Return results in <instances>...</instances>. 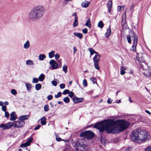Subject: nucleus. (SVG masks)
<instances>
[{
    "mask_svg": "<svg viewBox=\"0 0 151 151\" xmlns=\"http://www.w3.org/2000/svg\"><path fill=\"white\" fill-rule=\"evenodd\" d=\"M129 125V123L124 120L114 121L109 119L97 123L93 127L98 129L100 132L105 130L108 133L116 134L125 130Z\"/></svg>",
    "mask_w": 151,
    "mask_h": 151,
    "instance_id": "f257e3e1",
    "label": "nucleus"
},
{
    "mask_svg": "<svg viewBox=\"0 0 151 151\" xmlns=\"http://www.w3.org/2000/svg\"><path fill=\"white\" fill-rule=\"evenodd\" d=\"M131 140L135 142L141 143L149 138L148 133L144 130L135 129L132 132Z\"/></svg>",
    "mask_w": 151,
    "mask_h": 151,
    "instance_id": "f03ea898",
    "label": "nucleus"
},
{
    "mask_svg": "<svg viewBox=\"0 0 151 151\" xmlns=\"http://www.w3.org/2000/svg\"><path fill=\"white\" fill-rule=\"evenodd\" d=\"M45 11V9L42 6H36L33 8L29 13V18L33 21L37 20L43 16Z\"/></svg>",
    "mask_w": 151,
    "mask_h": 151,
    "instance_id": "7ed1b4c3",
    "label": "nucleus"
},
{
    "mask_svg": "<svg viewBox=\"0 0 151 151\" xmlns=\"http://www.w3.org/2000/svg\"><path fill=\"white\" fill-rule=\"evenodd\" d=\"M94 135L93 132L90 131H87L81 132L80 134V137L90 139L93 137Z\"/></svg>",
    "mask_w": 151,
    "mask_h": 151,
    "instance_id": "20e7f679",
    "label": "nucleus"
},
{
    "mask_svg": "<svg viewBox=\"0 0 151 151\" xmlns=\"http://www.w3.org/2000/svg\"><path fill=\"white\" fill-rule=\"evenodd\" d=\"M13 126L15 127H21L23 126L24 124V121H17L12 122Z\"/></svg>",
    "mask_w": 151,
    "mask_h": 151,
    "instance_id": "39448f33",
    "label": "nucleus"
},
{
    "mask_svg": "<svg viewBox=\"0 0 151 151\" xmlns=\"http://www.w3.org/2000/svg\"><path fill=\"white\" fill-rule=\"evenodd\" d=\"M130 34L133 42V43L137 44L138 36L137 34L133 31L131 32Z\"/></svg>",
    "mask_w": 151,
    "mask_h": 151,
    "instance_id": "423d86ee",
    "label": "nucleus"
},
{
    "mask_svg": "<svg viewBox=\"0 0 151 151\" xmlns=\"http://www.w3.org/2000/svg\"><path fill=\"white\" fill-rule=\"evenodd\" d=\"M12 126H13L12 122H9L5 124H1L0 127L3 128L4 129H9Z\"/></svg>",
    "mask_w": 151,
    "mask_h": 151,
    "instance_id": "0eeeda50",
    "label": "nucleus"
},
{
    "mask_svg": "<svg viewBox=\"0 0 151 151\" xmlns=\"http://www.w3.org/2000/svg\"><path fill=\"white\" fill-rule=\"evenodd\" d=\"M137 60L140 63H142L143 62H145V60L142 55L140 54H137Z\"/></svg>",
    "mask_w": 151,
    "mask_h": 151,
    "instance_id": "6e6552de",
    "label": "nucleus"
},
{
    "mask_svg": "<svg viewBox=\"0 0 151 151\" xmlns=\"http://www.w3.org/2000/svg\"><path fill=\"white\" fill-rule=\"evenodd\" d=\"M50 64L51 65L53 69H56L58 68V64L55 60H51L50 62Z\"/></svg>",
    "mask_w": 151,
    "mask_h": 151,
    "instance_id": "1a4fd4ad",
    "label": "nucleus"
},
{
    "mask_svg": "<svg viewBox=\"0 0 151 151\" xmlns=\"http://www.w3.org/2000/svg\"><path fill=\"white\" fill-rule=\"evenodd\" d=\"M73 100L74 103H78L82 102L83 100V99L82 98H78L75 96L73 97Z\"/></svg>",
    "mask_w": 151,
    "mask_h": 151,
    "instance_id": "9d476101",
    "label": "nucleus"
},
{
    "mask_svg": "<svg viewBox=\"0 0 151 151\" xmlns=\"http://www.w3.org/2000/svg\"><path fill=\"white\" fill-rule=\"evenodd\" d=\"M142 72L146 76L151 77V70L149 69V68L143 70Z\"/></svg>",
    "mask_w": 151,
    "mask_h": 151,
    "instance_id": "9b49d317",
    "label": "nucleus"
},
{
    "mask_svg": "<svg viewBox=\"0 0 151 151\" xmlns=\"http://www.w3.org/2000/svg\"><path fill=\"white\" fill-rule=\"evenodd\" d=\"M82 147L83 149H85L86 146L84 144H80L79 142H77L76 145L75 149L77 151H78L79 149L78 147Z\"/></svg>",
    "mask_w": 151,
    "mask_h": 151,
    "instance_id": "f8f14e48",
    "label": "nucleus"
},
{
    "mask_svg": "<svg viewBox=\"0 0 151 151\" xmlns=\"http://www.w3.org/2000/svg\"><path fill=\"white\" fill-rule=\"evenodd\" d=\"M140 66L141 68L143 70H145L146 69H148L149 68V66L145 62L140 63Z\"/></svg>",
    "mask_w": 151,
    "mask_h": 151,
    "instance_id": "ddd939ff",
    "label": "nucleus"
},
{
    "mask_svg": "<svg viewBox=\"0 0 151 151\" xmlns=\"http://www.w3.org/2000/svg\"><path fill=\"white\" fill-rule=\"evenodd\" d=\"M10 116V120L11 121H14L17 118V115L16 114V113L14 111L12 112Z\"/></svg>",
    "mask_w": 151,
    "mask_h": 151,
    "instance_id": "4468645a",
    "label": "nucleus"
},
{
    "mask_svg": "<svg viewBox=\"0 0 151 151\" xmlns=\"http://www.w3.org/2000/svg\"><path fill=\"white\" fill-rule=\"evenodd\" d=\"M29 117V115H25L21 116L18 118V119L22 121L27 119Z\"/></svg>",
    "mask_w": 151,
    "mask_h": 151,
    "instance_id": "2eb2a0df",
    "label": "nucleus"
},
{
    "mask_svg": "<svg viewBox=\"0 0 151 151\" xmlns=\"http://www.w3.org/2000/svg\"><path fill=\"white\" fill-rule=\"evenodd\" d=\"M100 58V55H95L93 58V62L99 63Z\"/></svg>",
    "mask_w": 151,
    "mask_h": 151,
    "instance_id": "dca6fc26",
    "label": "nucleus"
},
{
    "mask_svg": "<svg viewBox=\"0 0 151 151\" xmlns=\"http://www.w3.org/2000/svg\"><path fill=\"white\" fill-rule=\"evenodd\" d=\"M90 3V2L85 1L82 2L81 5L83 7L86 8L89 6Z\"/></svg>",
    "mask_w": 151,
    "mask_h": 151,
    "instance_id": "f3484780",
    "label": "nucleus"
},
{
    "mask_svg": "<svg viewBox=\"0 0 151 151\" xmlns=\"http://www.w3.org/2000/svg\"><path fill=\"white\" fill-rule=\"evenodd\" d=\"M111 26L110 25L109 27L107 29V32L105 34L106 37H109L111 35Z\"/></svg>",
    "mask_w": 151,
    "mask_h": 151,
    "instance_id": "a211bd4d",
    "label": "nucleus"
},
{
    "mask_svg": "<svg viewBox=\"0 0 151 151\" xmlns=\"http://www.w3.org/2000/svg\"><path fill=\"white\" fill-rule=\"evenodd\" d=\"M112 5V2L111 1H108L107 4V6L108 9V11L109 13L110 12L111 9V8Z\"/></svg>",
    "mask_w": 151,
    "mask_h": 151,
    "instance_id": "6ab92c4d",
    "label": "nucleus"
},
{
    "mask_svg": "<svg viewBox=\"0 0 151 151\" xmlns=\"http://www.w3.org/2000/svg\"><path fill=\"white\" fill-rule=\"evenodd\" d=\"M30 46L29 42L28 40H27L24 44L23 47L24 49H27Z\"/></svg>",
    "mask_w": 151,
    "mask_h": 151,
    "instance_id": "aec40b11",
    "label": "nucleus"
},
{
    "mask_svg": "<svg viewBox=\"0 0 151 151\" xmlns=\"http://www.w3.org/2000/svg\"><path fill=\"white\" fill-rule=\"evenodd\" d=\"M73 34L75 36L80 39H81L83 37V34L82 33L74 32V33Z\"/></svg>",
    "mask_w": 151,
    "mask_h": 151,
    "instance_id": "412c9836",
    "label": "nucleus"
},
{
    "mask_svg": "<svg viewBox=\"0 0 151 151\" xmlns=\"http://www.w3.org/2000/svg\"><path fill=\"white\" fill-rule=\"evenodd\" d=\"M26 64L27 65H34L33 62L30 60H27L26 62Z\"/></svg>",
    "mask_w": 151,
    "mask_h": 151,
    "instance_id": "4be33fe9",
    "label": "nucleus"
},
{
    "mask_svg": "<svg viewBox=\"0 0 151 151\" xmlns=\"http://www.w3.org/2000/svg\"><path fill=\"white\" fill-rule=\"evenodd\" d=\"M40 119L41 120V124L42 125H45L46 124V119L45 117H43Z\"/></svg>",
    "mask_w": 151,
    "mask_h": 151,
    "instance_id": "5701e85b",
    "label": "nucleus"
},
{
    "mask_svg": "<svg viewBox=\"0 0 151 151\" xmlns=\"http://www.w3.org/2000/svg\"><path fill=\"white\" fill-rule=\"evenodd\" d=\"M137 44V43H133V45L130 48V50L131 51L133 52H134L136 51Z\"/></svg>",
    "mask_w": 151,
    "mask_h": 151,
    "instance_id": "b1692460",
    "label": "nucleus"
},
{
    "mask_svg": "<svg viewBox=\"0 0 151 151\" xmlns=\"http://www.w3.org/2000/svg\"><path fill=\"white\" fill-rule=\"evenodd\" d=\"M85 25L89 28L91 27V23L90 21V18H88V19L87 20L85 24Z\"/></svg>",
    "mask_w": 151,
    "mask_h": 151,
    "instance_id": "393cba45",
    "label": "nucleus"
},
{
    "mask_svg": "<svg viewBox=\"0 0 151 151\" xmlns=\"http://www.w3.org/2000/svg\"><path fill=\"white\" fill-rule=\"evenodd\" d=\"M46 58V56L43 54L40 55L39 56V60L41 61L43 60Z\"/></svg>",
    "mask_w": 151,
    "mask_h": 151,
    "instance_id": "a878e982",
    "label": "nucleus"
},
{
    "mask_svg": "<svg viewBox=\"0 0 151 151\" xmlns=\"http://www.w3.org/2000/svg\"><path fill=\"white\" fill-rule=\"evenodd\" d=\"M126 70V68L124 67H122L120 69V74L122 75H124L126 73L124 70Z\"/></svg>",
    "mask_w": 151,
    "mask_h": 151,
    "instance_id": "bb28decb",
    "label": "nucleus"
},
{
    "mask_svg": "<svg viewBox=\"0 0 151 151\" xmlns=\"http://www.w3.org/2000/svg\"><path fill=\"white\" fill-rule=\"evenodd\" d=\"M45 78V75L42 73L39 76L38 78L39 80L40 81H43L44 79Z\"/></svg>",
    "mask_w": 151,
    "mask_h": 151,
    "instance_id": "cd10ccee",
    "label": "nucleus"
},
{
    "mask_svg": "<svg viewBox=\"0 0 151 151\" xmlns=\"http://www.w3.org/2000/svg\"><path fill=\"white\" fill-rule=\"evenodd\" d=\"M55 51L54 50L52 51L50 53H49V57L50 58H53L55 53Z\"/></svg>",
    "mask_w": 151,
    "mask_h": 151,
    "instance_id": "c85d7f7f",
    "label": "nucleus"
},
{
    "mask_svg": "<svg viewBox=\"0 0 151 151\" xmlns=\"http://www.w3.org/2000/svg\"><path fill=\"white\" fill-rule=\"evenodd\" d=\"M42 85L40 83L36 84L35 86V88L37 90H40L41 88Z\"/></svg>",
    "mask_w": 151,
    "mask_h": 151,
    "instance_id": "c756f323",
    "label": "nucleus"
},
{
    "mask_svg": "<svg viewBox=\"0 0 151 151\" xmlns=\"http://www.w3.org/2000/svg\"><path fill=\"white\" fill-rule=\"evenodd\" d=\"M104 26V24H103L102 21H100L98 23V27L101 28H103Z\"/></svg>",
    "mask_w": 151,
    "mask_h": 151,
    "instance_id": "7c9ffc66",
    "label": "nucleus"
},
{
    "mask_svg": "<svg viewBox=\"0 0 151 151\" xmlns=\"http://www.w3.org/2000/svg\"><path fill=\"white\" fill-rule=\"evenodd\" d=\"M26 86L27 89V90L28 91H29V90H30L31 87H32V85L31 84L29 83H27L26 84Z\"/></svg>",
    "mask_w": 151,
    "mask_h": 151,
    "instance_id": "2f4dec72",
    "label": "nucleus"
},
{
    "mask_svg": "<svg viewBox=\"0 0 151 151\" xmlns=\"http://www.w3.org/2000/svg\"><path fill=\"white\" fill-rule=\"evenodd\" d=\"M78 19H75L73 23V27H76L78 24Z\"/></svg>",
    "mask_w": 151,
    "mask_h": 151,
    "instance_id": "473e14b6",
    "label": "nucleus"
},
{
    "mask_svg": "<svg viewBox=\"0 0 151 151\" xmlns=\"http://www.w3.org/2000/svg\"><path fill=\"white\" fill-rule=\"evenodd\" d=\"M63 101L66 103H68L70 102V99L68 97L64 98L63 99Z\"/></svg>",
    "mask_w": 151,
    "mask_h": 151,
    "instance_id": "72a5a7b5",
    "label": "nucleus"
},
{
    "mask_svg": "<svg viewBox=\"0 0 151 151\" xmlns=\"http://www.w3.org/2000/svg\"><path fill=\"white\" fill-rule=\"evenodd\" d=\"M33 140V138L32 137H31L28 139L26 142L27 144V145L29 146L30 143Z\"/></svg>",
    "mask_w": 151,
    "mask_h": 151,
    "instance_id": "f704fd0d",
    "label": "nucleus"
},
{
    "mask_svg": "<svg viewBox=\"0 0 151 151\" xmlns=\"http://www.w3.org/2000/svg\"><path fill=\"white\" fill-rule=\"evenodd\" d=\"M67 66L66 65H64L63 67V70L65 73H66L67 71Z\"/></svg>",
    "mask_w": 151,
    "mask_h": 151,
    "instance_id": "c9c22d12",
    "label": "nucleus"
},
{
    "mask_svg": "<svg viewBox=\"0 0 151 151\" xmlns=\"http://www.w3.org/2000/svg\"><path fill=\"white\" fill-rule=\"evenodd\" d=\"M90 80L93 83H96L97 84V80L96 78L94 77H92V78H90Z\"/></svg>",
    "mask_w": 151,
    "mask_h": 151,
    "instance_id": "e433bc0d",
    "label": "nucleus"
},
{
    "mask_svg": "<svg viewBox=\"0 0 151 151\" xmlns=\"http://www.w3.org/2000/svg\"><path fill=\"white\" fill-rule=\"evenodd\" d=\"M131 37L130 35H128L127 36V39L129 43H130L131 42Z\"/></svg>",
    "mask_w": 151,
    "mask_h": 151,
    "instance_id": "4c0bfd02",
    "label": "nucleus"
},
{
    "mask_svg": "<svg viewBox=\"0 0 151 151\" xmlns=\"http://www.w3.org/2000/svg\"><path fill=\"white\" fill-rule=\"evenodd\" d=\"M88 50L90 52V54L91 55H93V54L94 53L95 51L92 48H89Z\"/></svg>",
    "mask_w": 151,
    "mask_h": 151,
    "instance_id": "58836bf2",
    "label": "nucleus"
},
{
    "mask_svg": "<svg viewBox=\"0 0 151 151\" xmlns=\"http://www.w3.org/2000/svg\"><path fill=\"white\" fill-rule=\"evenodd\" d=\"M95 68L97 70H99V63H94Z\"/></svg>",
    "mask_w": 151,
    "mask_h": 151,
    "instance_id": "ea45409f",
    "label": "nucleus"
},
{
    "mask_svg": "<svg viewBox=\"0 0 151 151\" xmlns=\"http://www.w3.org/2000/svg\"><path fill=\"white\" fill-rule=\"evenodd\" d=\"M11 92L12 94L14 95H15L17 93L16 91L14 89H12L11 90Z\"/></svg>",
    "mask_w": 151,
    "mask_h": 151,
    "instance_id": "a19ab883",
    "label": "nucleus"
},
{
    "mask_svg": "<svg viewBox=\"0 0 151 151\" xmlns=\"http://www.w3.org/2000/svg\"><path fill=\"white\" fill-rule=\"evenodd\" d=\"M61 95L62 93L60 92H59L57 94L55 95V97L56 98H58L61 96Z\"/></svg>",
    "mask_w": 151,
    "mask_h": 151,
    "instance_id": "79ce46f5",
    "label": "nucleus"
},
{
    "mask_svg": "<svg viewBox=\"0 0 151 151\" xmlns=\"http://www.w3.org/2000/svg\"><path fill=\"white\" fill-rule=\"evenodd\" d=\"M39 81L38 79L35 78H34L32 80V83H37Z\"/></svg>",
    "mask_w": 151,
    "mask_h": 151,
    "instance_id": "37998d69",
    "label": "nucleus"
},
{
    "mask_svg": "<svg viewBox=\"0 0 151 151\" xmlns=\"http://www.w3.org/2000/svg\"><path fill=\"white\" fill-rule=\"evenodd\" d=\"M69 90L68 89H65L63 91V95H66L69 93Z\"/></svg>",
    "mask_w": 151,
    "mask_h": 151,
    "instance_id": "c03bdc74",
    "label": "nucleus"
},
{
    "mask_svg": "<svg viewBox=\"0 0 151 151\" xmlns=\"http://www.w3.org/2000/svg\"><path fill=\"white\" fill-rule=\"evenodd\" d=\"M68 94L69 96L70 97L72 98L73 97L74 95V93L72 91H69V93Z\"/></svg>",
    "mask_w": 151,
    "mask_h": 151,
    "instance_id": "a18cd8bd",
    "label": "nucleus"
},
{
    "mask_svg": "<svg viewBox=\"0 0 151 151\" xmlns=\"http://www.w3.org/2000/svg\"><path fill=\"white\" fill-rule=\"evenodd\" d=\"M29 146L28 145H27V144L25 142V143L22 144L20 146V147H26Z\"/></svg>",
    "mask_w": 151,
    "mask_h": 151,
    "instance_id": "49530a36",
    "label": "nucleus"
},
{
    "mask_svg": "<svg viewBox=\"0 0 151 151\" xmlns=\"http://www.w3.org/2000/svg\"><path fill=\"white\" fill-rule=\"evenodd\" d=\"M83 85L85 87L86 86H87V81L86 80V79L83 80Z\"/></svg>",
    "mask_w": 151,
    "mask_h": 151,
    "instance_id": "de8ad7c7",
    "label": "nucleus"
},
{
    "mask_svg": "<svg viewBox=\"0 0 151 151\" xmlns=\"http://www.w3.org/2000/svg\"><path fill=\"white\" fill-rule=\"evenodd\" d=\"M145 151H151V146H149L145 148Z\"/></svg>",
    "mask_w": 151,
    "mask_h": 151,
    "instance_id": "09e8293b",
    "label": "nucleus"
},
{
    "mask_svg": "<svg viewBox=\"0 0 151 151\" xmlns=\"http://www.w3.org/2000/svg\"><path fill=\"white\" fill-rule=\"evenodd\" d=\"M44 109L45 111H47L48 110V105H46L44 107Z\"/></svg>",
    "mask_w": 151,
    "mask_h": 151,
    "instance_id": "8fccbe9b",
    "label": "nucleus"
},
{
    "mask_svg": "<svg viewBox=\"0 0 151 151\" xmlns=\"http://www.w3.org/2000/svg\"><path fill=\"white\" fill-rule=\"evenodd\" d=\"M2 110L4 112L6 111V107L5 106H3L1 107Z\"/></svg>",
    "mask_w": 151,
    "mask_h": 151,
    "instance_id": "3c124183",
    "label": "nucleus"
},
{
    "mask_svg": "<svg viewBox=\"0 0 151 151\" xmlns=\"http://www.w3.org/2000/svg\"><path fill=\"white\" fill-rule=\"evenodd\" d=\"M5 117L6 118H8L9 116V113L7 111H5Z\"/></svg>",
    "mask_w": 151,
    "mask_h": 151,
    "instance_id": "603ef678",
    "label": "nucleus"
},
{
    "mask_svg": "<svg viewBox=\"0 0 151 151\" xmlns=\"http://www.w3.org/2000/svg\"><path fill=\"white\" fill-rule=\"evenodd\" d=\"M60 88L63 89L65 87V85L64 84L62 83L60 85Z\"/></svg>",
    "mask_w": 151,
    "mask_h": 151,
    "instance_id": "864d4df0",
    "label": "nucleus"
},
{
    "mask_svg": "<svg viewBox=\"0 0 151 151\" xmlns=\"http://www.w3.org/2000/svg\"><path fill=\"white\" fill-rule=\"evenodd\" d=\"M55 58L56 60L58 59L60 57V55L58 53H56L55 55Z\"/></svg>",
    "mask_w": 151,
    "mask_h": 151,
    "instance_id": "5fc2aeb1",
    "label": "nucleus"
},
{
    "mask_svg": "<svg viewBox=\"0 0 151 151\" xmlns=\"http://www.w3.org/2000/svg\"><path fill=\"white\" fill-rule=\"evenodd\" d=\"M51 83L55 86H56L57 85V83L56 81H51Z\"/></svg>",
    "mask_w": 151,
    "mask_h": 151,
    "instance_id": "6e6d98bb",
    "label": "nucleus"
},
{
    "mask_svg": "<svg viewBox=\"0 0 151 151\" xmlns=\"http://www.w3.org/2000/svg\"><path fill=\"white\" fill-rule=\"evenodd\" d=\"M53 98V96L51 95H50L48 96L47 97V99L48 100H51Z\"/></svg>",
    "mask_w": 151,
    "mask_h": 151,
    "instance_id": "4d7b16f0",
    "label": "nucleus"
},
{
    "mask_svg": "<svg viewBox=\"0 0 151 151\" xmlns=\"http://www.w3.org/2000/svg\"><path fill=\"white\" fill-rule=\"evenodd\" d=\"M87 31L88 30L87 28H84L83 29L82 32L83 33L85 34L87 33Z\"/></svg>",
    "mask_w": 151,
    "mask_h": 151,
    "instance_id": "13d9d810",
    "label": "nucleus"
},
{
    "mask_svg": "<svg viewBox=\"0 0 151 151\" xmlns=\"http://www.w3.org/2000/svg\"><path fill=\"white\" fill-rule=\"evenodd\" d=\"M40 127H41V125H37V126L36 127H35L34 129L35 130H37L38 129H39V128Z\"/></svg>",
    "mask_w": 151,
    "mask_h": 151,
    "instance_id": "bf43d9fd",
    "label": "nucleus"
},
{
    "mask_svg": "<svg viewBox=\"0 0 151 151\" xmlns=\"http://www.w3.org/2000/svg\"><path fill=\"white\" fill-rule=\"evenodd\" d=\"M56 140L58 142L62 141V139L60 137H56Z\"/></svg>",
    "mask_w": 151,
    "mask_h": 151,
    "instance_id": "052dcab7",
    "label": "nucleus"
},
{
    "mask_svg": "<svg viewBox=\"0 0 151 151\" xmlns=\"http://www.w3.org/2000/svg\"><path fill=\"white\" fill-rule=\"evenodd\" d=\"M122 6H118L117 8V10L118 11H120L121 10Z\"/></svg>",
    "mask_w": 151,
    "mask_h": 151,
    "instance_id": "680f3d73",
    "label": "nucleus"
},
{
    "mask_svg": "<svg viewBox=\"0 0 151 151\" xmlns=\"http://www.w3.org/2000/svg\"><path fill=\"white\" fill-rule=\"evenodd\" d=\"M112 100H111L110 98H109L108 99L107 102L108 104H111V103Z\"/></svg>",
    "mask_w": 151,
    "mask_h": 151,
    "instance_id": "e2e57ef3",
    "label": "nucleus"
},
{
    "mask_svg": "<svg viewBox=\"0 0 151 151\" xmlns=\"http://www.w3.org/2000/svg\"><path fill=\"white\" fill-rule=\"evenodd\" d=\"M73 15H74L75 16V19H78V17L77 16V14L76 12H75L73 14Z\"/></svg>",
    "mask_w": 151,
    "mask_h": 151,
    "instance_id": "0e129e2a",
    "label": "nucleus"
},
{
    "mask_svg": "<svg viewBox=\"0 0 151 151\" xmlns=\"http://www.w3.org/2000/svg\"><path fill=\"white\" fill-rule=\"evenodd\" d=\"M65 1H64L63 3V4L65 5L67 4V1H71V0H65Z\"/></svg>",
    "mask_w": 151,
    "mask_h": 151,
    "instance_id": "69168bd1",
    "label": "nucleus"
},
{
    "mask_svg": "<svg viewBox=\"0 0 151 151\" xmlns=\"http://www.w3.org/2000/svg\"><path fill=\"white\" fill-rule=\"evenodd\" d=\"M77 49L76 47H73V52H74V53H75L77 51Z\"/></svg>",
    "mask_w": 151,
    "mask_h": 151,
    "instance_id": "338daca9",
    "label": "nucleus"
},
{
    "mask_svg": "<svg viewBox=\"0 0 151 151\" xmlns=\"http://www.w3.org/2000/svg\"><path fill=\"white\" fill-rule=\"evenodd\" d=\"M125 151H131L130 148H128L126 149Z\"/></svg>",
    "mask_w": 151,
    "mask_h": 151,
    "instance_id": "774afa93",
    "label": "nucleus"
}]
</instances>
